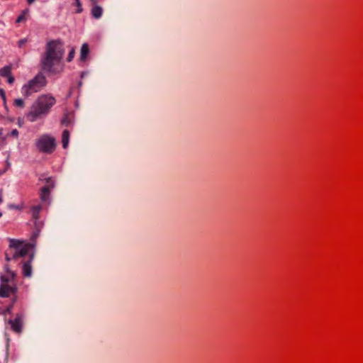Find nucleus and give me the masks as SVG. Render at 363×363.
<instances>
[{
    "instance_id": "26",
    "label": "nucleus",
    "mask_w": 363,
    "mask_h": 363,
    "mask_svg": "<svg viewBox=\"0 0 363 363\" xmlns=\"http://www.w3.org/2000/svg\"><path fill=\"white\" fill-rule=\"evenodd\" d=\"M0 96H1V99H3L4 102H5L6 94H5V91H4V89H0Z\"/></svg>"
},
{
    "instance_id": "13",
    "label": "nucleus",
    "mask_w": 363,
    "mask_h": 363,
    "mask_svg": "<svg viewBox=\"0 0 363 363\" xmlns=\"http://www.w3.org/2000/svg\"><path fill=\"white\" fill-rule=\"evenodd\" d=\"M69 133L67 130H65L62 132V143L63 148L66 149L69 145Z\"/></svg>"
},
{
    "instance_id": "24",
    "label": "nucleus",
    "mask_w": 363,
    "mask_h": 363,
    "mask_svg": "<svg viewBox=\"0 0 363 363\" xmlns=\"http://www.w3.org/2000/svg\"><path fill=\"white\" fill-rule=\"evenodd\" d=\"M28 42L27 38H23L18 41V47L22 48Z\"/></svg>"
},
{
    "instance_id": "17",
    "label": "nucleus",
    "mask_w": 363,
    "mask_h": 363,
    "mask_svg": "<svg viewBox=\"0 0 363 363\" xmlns=\"http://www.w3.org/2000/svg\"><path fill=\"white\" fill-rule=\"evenodd\" d=\"M13 104H14V106H18V107H21V108H23L24 107V101L21 99H15L14 102H13Z\"/></svg>"
},
{
    "instance_id": "30",
    "label": "nucleus",
    "mask_w": 363,
    "mask_h": 363,
    "mask_svg": "<svg viewBox=\"0 0 363 363\" xmlns=\"http://www.w3.org/2000/svg\"><path fill=\"white\" fill-rule=\"evenodd\" d=\"M2 131H3V129L0 128V136L2 135Z\"/></svg>"
},
{
    "instance_id": "14",
    "label": "nucleus",
    "mask_w": 363,
    "mask_h": 363,
    "mask_svg": "<svg viewBox=\"0 0 363 363\" xmlns=\"http://www.w3.org/2000/svg\"><path fill=\"white\" fill-rule=\"evenodd\" d=\"M11 67L10 66H5L0 69V75L6 77L11 74Z\"/></svg>"
},
{
    "instance_id": "5",
    "label": "nucleus",
    "mask_w": 363,
    "mask_h": 363,
    "mask_svg": "<svg viewBox=\"0 0 363 363\" xmlns=\"http://www.w3.org/2000/svg\"><path fill=\"white\" fill-rule=\"evenodd\" d=\"M35 145L39 152L51 154L56 147V141L55 138L47 134L42 135L36 140Z\"/></svg>"
},
{
    "instance_id": "18",
    "label": "nucleus",
    "mask_w": 363,
    "mask_h": 363,
    "mask_svg": "<svg viewBox=\"0 0 363 363\" xmlns=\"http://www.w3.org/2000/svg\"><path fill=\"white\" fill-rule=\"evenodd\" d=\"M74 55H75V50H74V48H72V50L69 52V55L67 56V60L68 62H71L73 60V58L74 57Z\"/></svg>"
},
{
    "instance_id": "19",
    "label": "nucleus",
    "mask_w": 363,
    "mask_h": 363,
    "mask_svg": "<svg viewBox=\"0 0 363 363\" xmlns=\"http://www.w3.org/2000/svg\"><path fill=\"white\" fill-rule=\"evenodd\" d=\"M45 186H49L50 191L54 187V182L51 178L46 179V185Z\"/></svg>"
},
{
    "instance_id": "27",
    "label": "nucleus",
    "mask_w": 363,
    "mask_h": 363,
    "mask_svg": "<svg viewBox=\"0 0 363 363\" xmlns=\"http://www.w3.org/2000/svg\"><path fill=\"white\" fill-rule=\"evenodd\" d=\"M8 77V82L9 84H13L14 82V77L11 75V74L7 77Z\"/></svg>"
},
{
    "instance_id": "2",
    "label": "nucleus",
    "mask_w": 363,
    "mask_h": 363,
    "mask_svg": "<svg viewBox=\"0 0 363 363\" xmlns=\"http://www.w3.org/2000/svg\"><path fill=\"white\" fill-rule=\"evenodd\" d=\"M56 102L55 99L50 95H41L30 107L27 118L30 122H35L38 118L45 116Z\"/></svg>"
},
{
    "instance_id": "29",
    "label": "nucleus",
    "mask_w": 363,
    "mask_h": 363,
    "mask_svg": "<svg viewBox=\"0 0 363 363\" xmlns=\"http://www.w3.org/2000/svg\"><path fill=\"white\" fill-rule=\"evenodd\" d=\"M4 106L5 107L6 109L8 108L7 104H6V100L5 101V102H4Z\"/></svg>"
},
{
    "instance_id": "3",
    "label": "nucleus",
    "mask_w": 363,
    "mask_h": 363,
    "mask_svg": "<svg viewBox=\"0 0 363 363\" xmlns=\"http://www.w3.org/2000/svg\"><path fill=\"white\" fill-rule=\"evenodd\" d=\"M9 247L5 252L6 262L24 257L28 254L30 248V245L24 244L23 241L13 238H9Z\"/></svg>"
},
{
    "instance_id": "31",
    "label": "nucleus",
    "mask_w": 363,
    "mask_h": 363,
    "mask_svg": "<svg viewBox=\"0 0 363 363\" xmlns=\"http://www.w3.org/2000/svg\"><path fill=\"white\" fill-rule=\"evenodd\" d=\"M2 216V213L0 212V217Z\"/></svg>"
},
{
    "instance_id": "28",
    "label": "nucleus",
    "mask_w": 363,
    "mask_h": 363,
    "mask_svg": "<svg viewBox=\"0 0 363 363\" xmlns=\"http://www.w3.org/2000/svg\"><path fill=\"white\" fill-rule=\"evenodd\" d=\"M35 0H27L28 4H33Z\"/></svg>"
},
{
    "instance_id": "1",
    "label": "nucleus",
    "mask_w": 363,
    "mask_h": 363,
    "mask_svg": "<svg viewBox=\"0 0 363 363\" xmlns=\"http://www.w3.org/2000/svg\"><path fill=\"white\" fill-rule=\"evenodd\" d=\"M64 52L65 50L60 42L51 40L48 43L45 54L41 59L43 70L51 74L61 72L63 68L60 64Z\"/></svg>"
},
{
    "instance_id": "22",
    "label": "nucleus",
    "mask_w": 363,
    "mask_h": 363,
    "mask_svg": "<svg viewBox=\"0 0 363 363\" xmlns=\"http://www.w3.org/2000/svg\"><path fill=\"white\" fill-rule=\"evenodd\" d=\"M8 208L9 209H15V210H21V206H18V205H16V204H9L8 205Z\"/></svg>"
},
{
    "instance_id": "11",
    "label": "nucleus",
    "mask_w": 363,
    "mask_h": 363,
    "mask_svg": "<svg viewBox=\"0 0 363 363\" xmlns=\"http://www.w3.org/2000/svg\"><path fill=\"white\" fill-rule=\"evenodd\" d=\"M50 187L49 186H43L40 191V199L42 201L47 202L49 200L50 197Z\"/></svg>"
},
{
    "instance_id": "16",
    "label": "nucleus",
    "mask_w": 363,
    "mask_h": 363,
    "mask_svg": "<svg viewBox=\"0 0 363 363\" xmlns=\"http://www.w3.org/2000/svg\"><path fill=\"white\" fill-rule=\"evenodd\" d=\"M15 300L13 301V302H14ZM13 303H12L11 305H9L5 310H4L2 312H1V314L6 317V314H11V312H12V308H13Z\"/></svg>"
},
{
    "instance_id": "12",
    "label": "nucleus",
    "mask_w": 363,
    "mask_h": 363,
    "mask_svg": "<svg viewBox=\"0 0 363 363\" xmlns=\"http://www.w3.org/2000/svg\"><path fill=\"white\" fill-rule=\"evenodd\" d=\"M89 52V48L87 43H84L81 48L80 60L82 61L86 60Z\"/></svg>"
},
{
    "instance_id": "10",
    "label": "nucleus",
    "mask_w": 363,
    "mask_h": 363,
    "mask_svg": "<svg viewBox=\"0 0 363 363\" xmlns=\"http://www.w3.org/2000/svg\"><path fill=\"white\" fill-rule=\"evenodd\" d=\"M94 5L91 9V15L94 18H99L101 17L103 13V9L101 6L95 5L96 0H90Z\"/></svg>"
},
{
    "instance_id": "20",
    "label": "nucleus",
    "mask_w": 363,
    "mask_h": 363,
    "mask_svg": "<svg viewBox=\"0 0 363 363\" xmlns=\"http://www.w3.org/2000/svg\"><path fill=\"white\" fill-rule=\"evenodd\" d=\"M70 123V119L69 118L68 116H65L62 120V124L68 126Z\"/></svg>"
},
{
    "instance_id": "6",
    "label": "nucleus",
    "mask_w": 363,
    "mask_h": 363,
    "mask_svg": "<svg viewBox=\"0 0 363 363\" xmlns=\"http://www.w3.org/2000/svg\"><path fill=\"white\" fill-rule=\"evenodd\" d=\"M17 290L16 284L1 282L0 297H9L10 294H14Z\"/></svg>"
},
{
    "instance_id": "9",
    "label": "nucleus",
    "mask_w": 363,
    "mask_h": 363,
    "mask_svg": "<svg viewBox=\"0 0 363 363\" xmlns=\"http://www.w3.org/2000/svg\"><path fill=\"white\" fill-rule=\"evenodd\" d=\"M33 257H34L33 254L30 255L28 260L24 262V263L23 264L22 272H23V275L25 277H30L32 276L31 262L33 261Z\"/></svg>"
},
{
    "instance_id": "8",
    "label": "nucleus",
    "mask_w": 363,
    "mask_h": 363,
    "mask_svg": "<svg viewBox=\"0 0 363 363\" xmlns=\"http://www.w3.org/2000/svg\"><path fill=\"white\" fill-rule=\"evenodd\" d=\"M4 271L5 273L1 275V282L16 284L15 278L16 274L13 271L11 270L8 264L4 266Z\"/></svg>"
},
{
    "instance_id": "23",
    "label": "nucleus",
    "mask_w": 363,
    "mask_h": 363,
    "mask_svg": "<svg viewBox=\"0 0 363 363\" xmlns=\"http://www.w3.org/2000/svg\"><path fill=\"white\" fill-rule=\"evenodd\" d=\"M26 12H27V11H23V13L17 18V19H16L17 23H20L25 19L24 15Z\"/></svg>"
},
{
    "instance_id": "25",
    "label": "nucleus",
    "mask_w": 363,
    "mask_h": 363,
    "mask_svg": "<svg viewBox=\"0 0 363 363\" xmlns=\"http://www.w3.org/2000/svg\"><path fill=\"white\" fill-rule=\"evenodd\" d=\"M8 135H11L13 137H18V131L17 129H13Z\"/></svg>"
},
{
    "instance_id": "15",
    "label": "nucleus",
    "mask_w": 363,
    "mask_h": 363,
    "mask_svg": "<svg viewBox=\"0 0 363 363\" xmlns=\"http://www.w3.org/2000/svg\"><path fill=\"white\" fill-rule=\"evenodd\" d=\"M42 207L40 205L34 206L32 207V216L35 219L38 218V214L41 210Z\"/></svg>"
},
{
    "instance_id": "21",
    "label": "nucleus",
    "mask_w": 363,
    "mask_h": 363,
    "mask_svg": "<svg viewBox=\"0 0 363 363\" xmlns=\"http://www.w3.org/2000/svg\"><path fill=\"white\" fill-rule=\"evenodd\" d=\"M75 1V5L77 6V13H81L82 11V4L80 2V0H74Z\"/></svg>"
},
{
    "instance_id": "7",
    "label": "nucleus",
    "mask_w": 363,
    "mask_h": 363,
    "mask_svg": "<svg viewBox=\"0 0 363 363\" xmlns=\"http://www.w3.org/2000/svg\"><path fill=\"white\" fill-rule=\"evenodd\" d=\"M23 315L22 313H17L14 320H9L8 323L11 329L16 333H21L23 328Z\"/></svg>"
},
{
    "instance_id": "4",
    "label": "nucleus",
    "mask_w": 363,
    "mask_h": 363,
    "mask_svg": "<svg viewBox=\"0 0 363 363\" xmlns=\"http://www.w3.org/2000/svg\"><path fill=\"white\" fill-rule=\"evenodd\" d=\"M46 77L41 73H38L33 79L28 81L21 89V92L25 96H29L33 93L40 91L46 86Z\"/></svg>"
}]
</instances>
